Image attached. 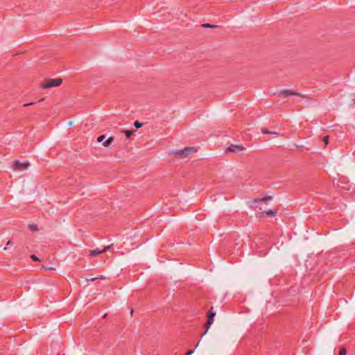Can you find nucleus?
I'll list each match as a JSON object with an SVG mask.
<instances>
[{"label":"nucleus","mask_w":355,"mask_h":355,"mask_svg":"<svg viewBox=\"0 0 355 355\" xmlns=\"http://www.w3.org/2000/svg\"><path fill=\"white\" fill-rule=\"evenodd\" d=\"M329 136H326L323 138V141H324L325 146H327L329 144Z\"/></svg>","instance_id":"a211bd4d"},{"label":"nucleus","mask_w":355,"mask_h":355,"mask_svg":"<svg viewBox=\"0 0 355 355\" xmlns=\"http://www.w3.org/2000/svg\"><path fill=\"white\" fill-rule=\"evenodd\" d=\"M28 228L31 231H36V230H37V226L36 225H30L28 226Z\"/></svg>","instance_id":"4468645a"},{"label":"nucleus","mask_w":355,"mask_h":355,"mask_svg":"<svg viewBox=\"0 0 355 355\" xmlns=\"http://www.w3.org/2000/svg\"><path fill=\"white\" fill-rule=\"evenodd\" d=\"M193 353V349H189L187 351L184 355H191Z\"/></svg>","instance_id":"6ab92c4d"},{"label":"nucleus","mask_w":355,"mask_h":355,"mask_svg":"<svg viewBox=\"0 0 355 355\" xmlns=\"http://www.w3.org/2000/svg\"><path fill=\"white\" fill-rule=\"evenodd\" d=\"M34 104H35V103H34V102H31V103H25V104L24 105V107H27V106H28V105H34Z\"/></svg>","instance_id":"4be33fe9"},{"label":"nucleus","mask_w":355,"mask_h":355,"mask_svg":"<svg viewBox=\"0 0 355 355\" xmlns=\"http://www.w3.org/2000/svg\"><path fill=\"white\" fill-rule=\"evenodd\" d=\"M299 96L300 94L295 92H293L289 89H284L279 92V96H282L284 97H287L288 96Z\"/></svg>","instance_id":"0eeeda50"},{"label":"nucleus","mask_w":355,"mask_h":355,"mask_svg":"<svg viewBox=\"0 0 355 355\" xmlns=\"http://www.w3.org/2000/svg\"><path fill=\"white\" fill-rule=\"evenodd\" d=\"M98 279V277H95V278H92L90 279H89V281H94L95 279Z\"/></svg>","instance_id":"b1692460"},{"label":"nucleus","mask_w":355,"mask_h":355,"mask_svg":"<svg viewBox=\"0 0 355 355\" xmlns=\"http://www.w3.org/2000/svg\"><path fill=\"white\" fill-rule=\"evenodd\" d=\"M143 124L139 123L138 121H136L135 122V126L137 128H140L141 127H142Z\"/></svg>","instance_id":"f3484780"},{"label":"nucleus","mask_w":355,"mask_h":355,"mask_svg":"<svg viewBox=\"0 0 355 355\" xmlns=\"http://www.w3.org/2000/svg\"><path fill=\"white\" fill-rule=\"evenodd\" d=\"M44 101V98H41L39 101Z\"/></svg>","instance_id":"393cba45"},{"label":"nucleus","mask_w":355,"mask_h":355,"mask_svg":"<svg viewBox=\"0 0 355 355\" xmlns=\"http://www.w3.org/2000/svg\"><path fill=\"white\" fill-rule=\"evenodd\" d=\"M265 214L268 216H275V214H276V211H272V210H268L266 211H265Z\"/></svg>","instance_id":"f8f14e48"},{"label":"nucleus","mask_w":355,"mask_h":355,"mask_svg":"<svg viewBox=\"0 0 355 355\" xmlns=\"http://www.w3.org/2000/svg\"><path fill=\"white\" fill-rule=\"evenodd\" d=\"M262 133L263 134H275V135H277V133L275 132H270L268 131L267 129H263L262 130Z\"/></svg>","instance_id":"2eb2a0df"},{"label":"nucleus","mask_w":355,"mask_h":355,"mask_svg":"<svg viewBox=\"0 0 355 355\" xmlns=\"http://www.w3.org/2000/svg\"><path fill=\"white\" fill-rule=\"evenodd\" d=\"M197 151L195 147H186L183 150H173L171 154L177 155L180 157H187L188 155L193 154Z\"/></svg>","instance_id":"f257e3e1"},{"label":"nucleus","mask_w":355,"mask_h":355,"mask_svg":"<svg viewBox=\"0 0 355 355\" xmlns=\"http://www.w3.org/2000/svg\"><path fill=\"white\" fill-rule=\"evenodd\" d=\"M31 258L34 261H39V259L35 254H32Z\"/></svg>","instance_id":"aec40b11"},{"label":"nucleus","mask_w":355,"mask_h":355,"mask_svg":"<svg viewBox=\"0 0 355 355\" xmlns=\"http://www.w3.org/2000/svg\"><path fill=\"white\" fill-rule=\"evenodd\" d=\"M7 245H12V241H8L6 243Z\"/></svg>","instance_id":"5701e85b"},{"label":"nucleus","mask_w":355,"mask_h":355,"mask_svg":"<svg viewBox=\"0 0 355 355\" xmlns=\"http://www.w3.org/2000/svg\"><path fill=\"white\" fill-rule=\"evenodd\" d=\"M113 141H114V137H110L103 144V145L105 147H108L111 145V144L112 143Z\"/></svg>","instance_id":"1a4fd4ad"},{"label":"nucleus","mask_w":355,"mask_h":355,"mask_svg":"<svg viewBox=\"0 0 355 355\" xmlns=\"http://www.w3.org/2000/svg\"><path fill=\"white\" fill-rule=\"evenodd\" d=\"M271 199H272L271 196H266V197H263L262 198H257V199H255L254 200V203L257 205L259 204L261 202H267V201H268V200H270Z\"/></svg>","instance_id":"6e6552de"},{"label":"nucleus","mask_w":355,"mask_h":355,"mask_svg":"<svg viewBox=\"0 0 355 355\" xmlns=\"http://www.w3.org/2000/svg\"><path fill=\"white\" fill-rule=\"evenodd\" d=\"M30 166V163L26 162L21 163L18 160L15 161L13 163V169L15 171H24Z\"/></svg>","instance_id":"20e7f679"},{"label":"nucleus","mask_w":355,"mask_h":355,"mask_svg":"<svg viewBox=\"0 0 355 355\" xmlns=\"http://www.w3.org/2000/svg\"><path fill=\"white\" fill-rule=\"evenodd\" d=\"M134 130H125L123 131V132L125 133L127 138H130L132 134L134 133Z\"/></svg>","instance_id":"9b49d317"},{"label":"nucleus","mask_w":355,"mask_h":355,"mask_svg":"<svg viewBox=\"0 0 355 355\" xmlns=\"http://www.w3.org/2000/svg\"><path fill=\"white\" fill-rule=\"evenodd\" d=\"M202 27H205V28H219L220 26H218V25H214V24H203L202 25Z\"/></svg>","instance_id":"9d476101"},{"label":"nucleus","mask_w":355,"mask_h":355,"mask_svg":"<svg viewBox=\"0 0 355 355\" xmlns=\"http://www.w3.org/2000/svg\"><path fill=\"white\" fill-rule=\"evenodd\" d=\"M105 138V136L104 135H100L97 137V141L102 142Z\"/></svg>","instance_id":"dca6fc26"},{"label":"nucleus","mask_w":355,"mask_h":355,"mask_svg":"<svg viewBox=\"0 0 355 355\" xmlns=\"http://www.w3.org/2000/svg\"><path fill=\"white\" fill-rule=\"evenodd\" d=\"M62 82L61 78L49 79L46 81L42 83L41 86L44 89H48L53 87L59 86Z\"/></svg>","instance_id":"f03ea898"},{"label":"nucleus","mask_w":355,"mask_h":355,"mask_svg":"<svg viewBox=\"0 0 355 355\" xmlns=\"http://www.w3.org/2000/svg\"><path fill=\"white\" fill-rule=\"evenodd\" d=\"M43 268L45 269V270H55V268H53V267H49V268H46V267H44L43 266Z\"/></svg>","instance_id":"412c9836"},{"label":"nucleus","mask_w":355,"mask_h":355,"mask_svg":"<svg viewBox=\"0 0 355 355\" xmlns=\"http://www.w3.org/2000/svg\"><path fill=\"white\" fill-rule=\"evenodd\" d=\"M245 148L242 145L231 144L226 149V153H237L243 151Z\"/></svg>","instance_id":"39448f33"},{"label":"nucleus","mask_w":355,"mask_h":355,"mask_svg":"<svg viewBox=\"0 0 355 355\" xmlns=\"http://www.w3.org/2000/svg\"><path fill=\"white\" fill-rule=\"evenodd\" d=\"M112 246V245H107V246H105L103 248V250H100L98 249H95V250H89V254L92 257H96L101 254H102L103 252H106L108 250L110 249V248Z\"/></svg>","instance_id":"423d86ee"},{"label":"nucleus","mask_w":355,"mask_h":355,"mask_svg":"<svg viewBox=\"0 0 355 355\" xmlns=\"http://www.w3.org/2000/svg\"><path fill=\"white\" fill-rule=\"evenodd\" d=\"M215 315H216V312L214 311V308H213V306H211L207 313V320L205 324V331L203 335L207 332L208 329H209L211 325L213 324L214 318Z\"/></svg>","instance_id":"7ed1b4c3"},{"label":"nucleus","mask_w":355,"mask_h":355,"mask_svg":"<svg viewBox=\"0 0 355 355\" xmlns=\"http://www.w3.org/2000/svg\"><path fill=\"white\" fill-rule=\"evenodd\" d=\"M347 349L345 347H342L340 349L338 355H346Z\"/></svg>","instance_id":"ddd939ff"}]
</instances>
